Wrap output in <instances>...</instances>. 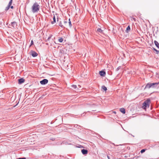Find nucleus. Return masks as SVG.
<instances>
[{
    "label": "nucleus",
    "instance_id": "25",
    "mask_svg": "<svg viewBox=\"0 0 159 159\" xmlns=\"http://www.w3.org/2000/svg\"><path fill=\"white\" fill-rule=\"evenodd\" d=\"M12 3V2H9L8 5H9V6H11V5Z\"/></svg>",
    "mask_w": 159,
    "mask_h": 159
},
{
    "label": "nucleus",
    "instance_id": "7",
    "mask_svg": "<svg viewBox=\"0 0 159 159\" xmlns=\"http://www.w3.org/2000/svg\"><path fill=\"white\" fill-rule=\"evenodd\" d=\"M25 81V80L23 78L19 79L18 80V83L19 84H21L23 83Z\"/></svg>",
    "mask_w": 159,
    "mask_h": 159
},
{
    "label": "nucleus",
    "instance_id": "1",
    "mask_svg": "<svg viewBox=\"0 0 159 159\" xmlns=\"http://www.w3.org/2000/svg\"><path fill=\"white\" fill-rule=\"evenodd\" d=\"M40 6L37 2L34 3L32 7V11L33 13L37 12L39 10Z\"/></svg>",
    "mask_w": 159,
    "mask_h": 159
},
{
    "label": "nucleus",
    "instance_id": "19",
    "mask_svg": "<svg viewBox=\"0 0 159 159\" xmlns=\"http://www.w3.org/2000/svg\"><path fill=\"white\" fill-rule=\"evenodd\" d=\"M102 89L104 91H106L107 90V88L105 86L103 85L102 86Z\"/></svg>",
    "mask_w": 159,
    "mask_h": 159
},
{
    "label": "nucleus",
    "instance_id": "5",
    "mask_svg": "<svg viewBox=\"0 0 159 159\" xmlns=\"http://www.w3.org/2000/svg\"><path fill=\"white\" fill-rule=\"evenodd\" d=\"M152 88H155L158 87L159 82L151 83Z\"/></svg>",
    "mask_w": 159,
    "mask_h": 159
},
{
    "label": "nucleus",
    "instance_id": "4",
    "mask_svg": "<svg viewBox=\"0 0 159 159\" xmlns=\"http://www.w3.org/2000/svg\"><path fill=\"white\" fill-rule=\"evenodd\" d=\"M48 80L47 79H44L40 81V83L42 85H45L48 83Z\"/></svg>",
    "mask_w": 159,
    "mask_h": 159
},
{
    "label": "nucleus",
    "instance_id": "20",
    "mask_svg": "<svg viewBox=\"0 0 159 159\" xmlns=\"http://www.w3.org/2000/svg\"><path fill=\"white\" fill-rule=\"evenodd\" d=\"M147 150V149L146 148L143 149L141 150V151H140V152L141 153H143V152H144L146 150Z\"/></svg>",
    "mask_w": 159,
    "mask_h": 159
},
{
    "label": "nucleus",
    "instance_id": "33",
    "mask_svg": "<svg viewBox=\"0 0 159 159\" xmlns=\"http://www.w3.org/2000/svg\"><path fill=\"white\" fill-rule=\"evenodd\" d=\"M133 19L134 20H135V18H133Z\"/></svg>",
    "mask_w": 159,
    "mask_h": 159
},
{
    "label": "nucleus",
    "instance_id": "29",
    "mask_svg": "<svg viewBox=\"0 0 159 159\" xmlns=\"http://www.w3.org/2000/svg\"><path fill=\"white\" fill-rule=\"evenodd\" d=\"M10 8H11V9H13V8H14V7H13V6H10Z\"/></svg>",
    "mask_w": 159,
    "mask_h": 159
},
{
    "label": "nucleus",
    "instance_id": "36",
    "mask_svg": "<svg viewBox=\"0 0 159 159\" xmlns=\"http://www.w3.org/2000/svg\"><path fill=\"white\" fill-rule=\"evenodd\" d=\"M57 21H58V19H57Z\"/></svg>",
    "mask_w": 159,
    "mask_h": 159
},
{
    "label": "nucleus",
    "instance_id": "24",
    "mask_svg": "<svg viewBox=\"0 0 159 159\" xmlns=\"http://www.w3.org/2000/svg\"><path fill=\"white\" fill-rule=\"evenodd\" d=\"M52 36V35H51L50 36H49L48 38L46 40V41L47 42V41H49V39H50L51 38Z\"/></svg>",
    "mask_w": 159,
    "mask_h": 159
},
{
    "label": "nucleus",
    "instance_id": "30",
    "mask_svg": "<svg viewBox=\"0 0 159 159\" xmlns=\"http://www.w3.org/2000/svg\"><path fill=\"white\" fill-rule=\"evenodd\" d=\"M120 69V67H118L117 68V69H116V70H119V69Z\"/></svg>",
    "mask_w": 159,
    "mask_h": 159
},
{
    "label": "nucleus",
    "instance_id": "10",
    "mask_svg": "<svg viewBox=\"0 0 159 159\" xmlns=\"http://www.w3.org/2000/svg\"><path fill=\"white\" fill-rule=\"evenodd\" d=\"M154 43L156 46L158 48H159V43H158L156 40H155L154 41Z\"/></svg>",
    "mask_w": 159,
    "mask_h": 159
},
{
    "label": "nucleus",
    "instance_id": "16",
    "mask_svg": "<svg viewBox=\"0 0 159 159\" xmlns=\"http://www.w3.org/2000/svg\"><path fill=\"white\" fill-rule=\"evenodd\" d=\"M59 25L62 28H64V26L62 25L61 22V21H60L59 22Z\"/></svg>",
    "mask_w": 159,
    "mask_h": 159
},
{
    "label": "nucleus",
    "instance_id": "31",
    "mask_svg": "<svg viewBox=\"0 0 159 159\" xmlns=\"http://www.w3.org/2000/svg\"><path fill=\"white\" fill-rule=\"evenodd\" d=\"M46 45H48V43H46Z\"/></svg>",
    "mask_w": 159,
    "mask_h": 159
},
{
    "label": "nucleus",
    "instance_id": "21",
    "mask_svg": "<svg viewBox=\"0 0 159 159\" xmlns=\"http://www.w3.org/2000/svg\"><path fill=\"white\" fill-rule=\"evenodd\" d=\"M10 6H9V5H8L5 8V10L6 11H8L10 8Z\"/></svg>",
    "mask_w": 159,
    "mask_h": 159
},
{
    "label": "nucleus",
    "instance_id": "18",
    "mask_svg": "<svg viewBox=\"0 0 159 159\" xmlns=\"http://www.w3.org/2000/svg\"><path fill=\"white\" fill-rule=\"evenodd\" d=\"M58 40L59 42L61 43L63 41V39L62 38H59L58 39Z\"/></svg>",
    "mask_w": 159,
    "mask_h": 159
},
{
    "label": "nucleus",
    "instance_id": "8",
    "mask_svg": "<svg viewBox=\"0 0 159 159\" xmlns=\"http://www.w3.org/2000/svg\"><path fill=\"white\" fill-rule=\"evenodd\" d=\"M99 74L101 76H104L105 75L106 72L103 70H101L99 71Z\"/></svg>",
    "mask_w": 159,
    "mask_h": 159
},
{
    "label": "nucleus",
    "instance_id": "28",
    "mask_svg": "<svg viewBox=\"0 0 159 159\" xmlns=\"http://www.w3.org/2000/svg\"><path fill=\"white\" fill-rule=\"evenodd\" d=\"M67 21H66V20H64V23L65 24H66V23H67Z\"/></svg>",
    "mask_w": 159,
    "mask_h": 159
},
{
    "label": "nucleus",
    "instance_id": "22",
    "mask_svg": "<svg viewBox=\"0 0 159 159\" xmlns=\"http://www.w3.org/2000/svg\"><path fill=\"white\" fill-rule=\"evenodd\" d=\"M152 49L154 50L155 51L157 52V54H158L159 53V50H157L156 49H155L154 48H153Z\"/></svg>",
    "mask_w": 159,
    "mask_h": 159
},
{
    "label": "nucleus",
    "instance_id": "26",
    "mask_svg": "<svg viewBox=\"0 0 159 159\" xmlns=\"http://www.w3.org/2000/svg\"><path fill=\"white\" fill-rule=\"evenodd\" d=\"M16 159H26V158L25 157H23L18 158Z\"/></svg>",
    "mask_w": 159,
    "mask_h": 159
},
{
    "label": "nucleus",
    "instance_id": "9",
    "mask_svg": "<svg viewBox=\"0 0 159 159\" xmlns=\"http://www.w3.org/2000/svg\"><path fill=\"white\" fill-rule=\"evenodd\" d=\"M81 152L83 154L85 155L88 153V151L87 149H83L81 150Z\"/></svg>",
    "mask_w": 159,
    "mask_h": 159
},
{
    "label": "nucleus",
    "instance_id": "35",
    "mask_svg": "<svg viewBox=\"0 0 159 159\" xmlns=\"http://www.w3.org/2000/svg\"><path fill=\"white\" fill-rule=\"evenodd\" d=\"M17 104L16 105H15V107H16L17 105Z\"/></svg>",
    "mask_w": 159,
    "mask_h": 159
},
{
    "label": "nucleus",
    "instance_id": "11",
    "mask_svg": "<svg viewBox=\"0 0 159 159\" xmlns=\"http://www.w3.org/2000/svg\"><path fill=\"white\" fill-rule=\"evenodd\" d=\"M120 111L123 114L125 113V109L123 108H122L120 109Z\"/></svg>",
    "mask_w": 159,
    "mask_h": 159
},
{
    "label": "nucleus",
    "instance_id": "14",
    "mask_svg": "<svg viewBox=\"0 0 159 159\" xmlns=\"http://www.w3.org/2000/svg\"><path fill=\"white\" fill-rule=\"evenodd\" d=\"M97 31L100 33H102L103 31L101 28H98L97 29Z\"/></svg>",
    "mask_w": 159,
    "mask_h": 159
},
{
    "label": "nucleus",
    "instance_id": "12",
    "mask_svg": "<svg viewBox=\"0 0 159 159\" xmlns=\"http://www.w3.org/2000/svg\"><path fill=\"white\" fill-rule=\"evenodd\" d=\"M53 19V21L51 22V24H53L56 22V18H55V17L54 16Z\"/></svg>",
    "mask_w": 159,
    "mask_h": 159
},
{
    "label": "nucleus",
    "instance_id": "3",
    "mask_svg": "<svg viewBox=\"0 0 159 159\" xmlns=\"http://www.w3.org/2000/svg\"><path fill=\"white\" fill-rule=\"evenodd\" d=\"M29 53L30 55H31L33 57H36L38 55V54L37 52L33 50H31Z\"/></svg>",
    "mask_w": 159,
    "mask_h": 159
},
{
    "label": "nucleus",
    "instance_id": "13",
    "mask_svg": "<svg viewBox=\"0 0 159 159\" xmlns=\"http://www.w3.org/2000/svg\"><path fill=\"white\" fill-rule=\"evenodd\" d=\"M130 30V27L129 25L128 26V27L126 28V32L128 33Z\"/></svg>",
    "mask_w": 159,
    "mask_h": 159
},
{
    "label": "nucleus",
    "instance_id": "17",
    "mask_svg": "<svg viewBox=\"0 0 159 159\" xmlns=\"http://www.w3.org/2000/svg\"><path fill=\"white\" fill-rule=\"evenodd\" d=\"M69 25L70 27H71L72 26V25L71 23V22L70 20V19H69V22H68Z\"/></svg>",
    "mask_w": 159,
    "mask_h": 159
},
{
    "label": "nucleus",
    "instance_id": "34",
    "mask_svg": "<svg viewBox=\"0 0 159 159\" xmlns=\"http://www.w3.org/2000/svg\"><path fill=\"white\" fill-rule=\"evenodd\" d=\"M107 157L109 159H110L109 158V157L108 156H107Z\"/></svg>",
    "mask_w": 159,
    "mask_h": 159
},
{
    "label": "nucleus",
    "instance_id": "27",
    "mask_svg": "<svg viewBox=\"0 0 159 159\" xmlns=\"http://www.w3.org/2000/svg\"><path fill=\"white\" fill-rule=\"evenodd\" d=\"M33 44V41L32 40L31 41V44H30V46H31V45H32Z\"/></svg>",
    "mask_w": 159,
    "mask_h": 159
},
{
    "label": "nucleus",
    "instance_id": "15",
    "mask_svg": "<svg viewBox=\"0 0 159 159\" xmlns=\"http://www.w3.org/2000/svg\"><path fill=\"white\" fill-rule=\"evenodd\" d=\"M16 24V23L15 22H13L11 23V25L14 27V25H15Z\"/></svg>",
    "mask_w": 159,
    "mask_h": 159
},
{
    "label": "nucleus",
    "instance_id": "23",
    "mask_svg": "<svg viewBox=\"0 0 159 159\" xmlns=\"http://www.w3.org/2000/svg\"><path fill=\"white\" fill-rule=\"evenodd\" d=\"M71 86L73 88L75 89L77 88V86L75 85H73Z\"/></svg>",
    "mask_w": 159,
    "mask_h": 159
},
{
    "label": "nucleus",
    "instance_id": "32",
    "mask_svg": "<svg viewBox=\"0 0 159 159\" xmlns=\"http://www.w3.org/2000/svg\"><path fill=\"white\" fill-rule=\"evenodd\" d=\"M12 0H10L9 2H12Z\"/></svg>",
    "mask_w": 159,
    "mask_h": 159
},
{
    "label": "nucleus",
    "instance_id": "2",
    "mask_svg": "<svg viewBox=\"0 0 159 159\" xmlns=\"http://www.w3.org/2000/svg\"><path fill=\"white\" fill-rule=\"evenodd\" d=\"M150 101V99H148L144 102L143 103V106L145 108L147 107H149Z\"/></svg>",
    "mask_w": 159,
    "mask_h": 159
},
{
    "label": "nucleus",
    "instance_id": "6",
    "mask_svg": "<svg viewBox=\"0 0 159 159\" xmlns=\"http://www.w3.org/2000/svg\"><path fill=\"white\" fill-rule=\"evenodd\" d=\"M151 88H152L151 83H148L146 84L145 89H150Z\"/></svg>",
    "mask_w": 159,
    "mask_h": 159
}]
</instances>
